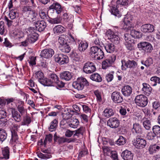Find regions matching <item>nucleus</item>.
Instances as JSON below:
<instances>
[{
    "label": "nucleus",
    "instance_id": "1",
    "mask_svg": "<svg viewBox=\"0 0 160 160\" xmlns=\"http://www.w3.org/2000/svg\"><path fill=\"white\" fill-rule=\"evenodd\" d=\"M90 53L91 56L95 59L101 60L103 58L104 54L101 48L97 46H92L90 50Z\"/></svg>",
    "mask_w": 160,
    "mask_h": 160
},
{
    "label": "nucleus",
    "instance_id": "2",
    "mask_svg": "<svg viewBox=\"0 0 160 160\" xmlns=\"http://www.w3.org/2000/svg\"><path fill=\"white\" fill-rule=\"evenodd\" d=\"M88 85L87 80L83 77L78 78L77 80L73 82L72 84L73 87L78 90H82L85 86Z\"/></svg>",
    "mask_w": 160,
    "mask_h": 160
},
{
    "label": "nucleus",
    "instance_id": "3",
    "mask_svg": "<svg viewBox=\"0 0 160 160\" xmlns=\"http://www.w3.org/2000/svg\"><path fill=\"white\" fill-rule=\"evenodd\" d=\"M36 29L35 28H29L26 31L28 33V38L31 43H33L38 39V35L36 32Z\"/></svg>",
    "mask_w": 160,
    "mask_h": 160
},
{
    "label": "nucleus",
    "instance_id": "4",
    "mask_svg": "<svg viewBox=\"0 0 160 160\" xmlns=\"http://www.w3.org/2000/svg\"><path fill=\"white\" fill-rule=\"evenodd\" d=\"M135 102L137 106L144 107L146 106L148 102V98L143 95H137L135 99Z\"/></svg>",
    "mask_w": 160,
    "mask_h": 160
},
{
    "label": "nucleus",
    "instance_id": "5",
    "mask_svg": "<svg viewBox=\"0 0 160 160\" xmlns=\"http://www.w3.org/2000/svg\"><path fill=\"white\" fill-rule=\"evenodd\" d=\"M115 32L114 31L109 29L106 32V36L110 41L115 44H118L119 42V38L116 34L117 31L115 30Z\"/></svg>",
    "mask_w": 160,
    "mask_h": 160
},
{
    "label": "nucleus",
    "instance_id": "6",
    "mask_svg": "<svg viewBox=\"0 0 160 160\" xmlns=\"http://www.w3.org/2000/svg\"><path fill=\"white\" fill-rule=\"evenodd\" d=\"M54 58L55 61L61 65L67 63L69 62L68 57L62 54H56Z\"/></svg>",
    "mask_w": 160,
    "mask_h": 160
},
{
    "label": "nucleus",
    "instance_id": "7",
    "mask_svg": "<svg viewBox=\"0 0 160 160\" xmlns=\"http://www.w3.org/2000/svg\"><path fill=\"white\" fill-rule=\"evenodd\" d=\"M83 69L86 73L90 74L95 71L96 68L94 63L90 62H88L84 64Z\"/></svg>",
    "mask_w": 160,
    "mask_h": 160
},
{
    "label": "nucleus",
    "instance_id": "8",
    "mask_svg": "<svg viewBox=\"0 0 160 160\" xmlns=\"http://www.w3.org/2000/svg\"><path fill=\"white\" fill-rule=\"evenodd\" d=\"M122 69L126 70V68H135L137 65V63L133 60H128L127 62L122 61Z\"/></svg>",
    "mask_w": 160,
    "mask_h": 160
},
{
    "label": "nucleus",
    "instance_id": "9",
    "mask_svg": "<svg viewBox=\"0 0 160 160\" xmlns=\"http://www.w3.org/2000/svg\"><path fill=\"white\" fill-rule=\"evenodd\" d=\"M152 130L153 133L151 135V141H152V143H156L158 141L157 135L160 134V127L158 125H155L153 127Z\"/></svg>",
    "mask_w": 160,
    "mask_h": 160
},
{
    "label": "nucleus",
    "instance_id": "10",
    "mask_svg": "<svg viewBox=\"0 0 160 160\" xmlns=\"http://www.w3.org/2000/svg\"><path fill=\"white\" fill-rule=\"evenodd\" d=\"M116 56L112 55L102 62V68L103 69H106L111 66L116 59Z\"/></svg>",
    "mask_w": 160,
    "mask_h": 160
},
{
    "label": "nucleus",
    "instance_id": "11",
    "mask_svg": "<svg viewBox=\"0 0 160 160\" xmlns=\"http://www.w3.org/2000/svg\"><path fill=\"white\" fill-rule=\"evenodd\" d=\"M54 53V52L53 49L50 48H47L41 51L40 56L41 57L45 58H51Z\"/></svg>",
    "mask_w": 160,
    "mask_h": 160
},
{
    "label": "nucleus",
    "instance_id": "12",
    "mask_svg": "<svg viewBox=\"0 0 160 160\" xmlns=\"http://www.w3.org/2000/svg\"><path fill=\"white\" fill-rule=\"evenodd\" d=\"M132 19L131 17L129 15H127L124 17L123 23V28L124 29H129L133 27L131 22Z\"/></svg>",
    "mask_w": 160,
    "mask_h": 160
},
{
    "label": "nucleus",
    "instance_id": "13",
    "mask_svg": "<svg viewBox=\"0 0 160 160\" xmlns=\"http://www.w3.org/2000/svg\"><path fill=\"white\" fill-rule=\"evenodd\" d=\"M130 35L128 33L124 34V38L125 40L124 42L126 48L128 49L131 50L132 49V43L134 41L131 39Z\"/></svg>",
    "mask_w": 160,
    "mask_h": 160
},
{
    "label": "nucleus",
    "instance_id": "14",
    "mask_svg": "<svg viewBox=\"0 0 160 160\" xmlns=\"http://www.w3.org/2000/svg\"><path fill=\"white\" fill-rule=\"evenodd\" d=\"M133 144L137 148L142 149L145 147L146 145V142L143 138H137Z\"/></svg>",
    "mask_w": 160,
    "mask_h": 160
},
{
    "label": "nucleus",
    "instance_id": "15",
    "mask_svg": "<svg viewBox=\"0 0 160 160\" xmlns=\"http://www.w3.org/2000/svg\"><path fill=\"white\" fill-rule=\"evenodd\" d=\"M120 124L119 120L116 118H109L107 122V125L112 128H118Z\"/></svg>",
    "mask_w": 160,
    "mask_h": 160
},
{
    "label": "nucleus",
    "instance_id": "16",
    "mask_svg": "<svg viewBox=\"0 0 160 160\" xmlns=\"http://www.w3.org/2000/svg\"><path fill=\"white\" fill-rule=\"evenodd\" d=\"M33 23L35 25L36 29L39 32L43 31L46 27V22L43 20L37 21L34 22Z\"/></svg>",
    "mask_w": 160,
    "mask_h": 160
},
{
    "label": "nucleus",
    "instance_id": "17",
    "mask_svg": "<svg viewBox=\"0 0 160 160\" xmlns=\"http://www.w3.org/2000/svg\"><path fill=\"white\" fill-rule=\"evenodd\" d=\"M111 98L112 100L115 103H120L123 101V98L121 94L118 92H114L112 94Z\"/></svg>",
    "mask_w": 160,
    "mask_h": 160
},
{
    "label": "nucleus",
    "instance_id": "18",
    "mask_svg": "<svg viewBox=\"0 0 160 160\" xmlns=\"http://www.w3.org/2000/svg\"><path fill=\"white\" fill-rule=\"evenodd\" d=\"M138 48L140 49L143 50L146 52H149L150 49V43L147 42H140L138 44Z\"/></svg>",
    "mask_w": 160,
    "mask_h": 160
},
{
    "label": "nucleus",
    "instance_id": "19",
    "mask_svg": "<svg viewBox=\"0 0 160 160\" xmlns=\"http://www.w3.org/2000/svg\"><path fill=\"white\" fill-rule=\"evenodd\" d=\"M124 160H132L133 154L129 151L126 150L123 151L121 155Z\"/></svg>",
    "mask_w": 160,
    "mask_h": 160
},
{
    "label": "nucleus",
    "instance_id": "20",
    "mask_svg": "<svg viewBox=\"0 0 160 160\" xmlns=\"http://www.w3.org/2000/svg\"><path fill=\"white\" fill-rule=\"evenodd\" d=\"M12 113V117L13 119L17 122H19L22 120L21 116L15 108H10Z\"/></svg>",
    "mask_w": 160,
    "mask_h": 160
},
{
    "label": "nucleus",
    "instance_id": "21",
    "mask_svg": "<svg viewBox=\"0 0 160 160\" xmlns=\"http://www.w3.org/2000/svg\"><path fill=\"white\" fill-rule=\"evenodd\" d=\"M123 95L126 97L130 96L132 92V89L129 85H127L123 87L122 89Z\"/></svg>",
    "mask_w": 160,
    "mask_h": 160
},
{
    "label": "nucleus",
    "instance_id": "22",
    "mask_svg": "<svg viewBox=\"0 0 160 160\" xmlns=\"http://www.w3.org/2000/svg\"><path fill=\"white\" fill-rule=\"evenodd\" d=\"M7 113L3 109L0 108V125L4 124L7 122Z\"/></svg>",
    "mask_w": 160,
    "mask_h": 160
},
{
    "label": "nucleus",
    "instance_id": "23",
    "mask_svg": "<svg viewBox=\"0 0 160 160\" xmlns=\"http://www.w3.org/2000/svg\"><path fill=\"white\" fill-rule=\"evenodd\" d=\"M44 154H42L41 152L38 153V157L42 159H47L50 158L52 157L51 154L48 152V151L47 150H42Z\"/></svg>",
    "mask_w": 160,
    "mask_h": 160
},
{
    "label": "nucleus",
    "instance_id": "24",
    "mask_svg": "<svg viewBox=\"0 0 160 160\" xmlns=\"http://www.w3.org/2000/svg\"><path fill=\"white\" fill-rule=\"evenodd\" d=\"M60 77L62 79L68 81L72 78V75L70 72L68 71H65L60 73Z\"/></svg>",
    "mask_w": 160,
    "mask_h": 160
},
{
    "label": "nucleus",
    "instance_id": "25",
    "mask_svg": "<svg viewBox=\"0 0 160 160\" xmlns=\"http://www.w3.org/2000/svg\"><path fill=\"white\" fill-rule=\"evenodd\" d=\"M78 49L80 52L84 51L88 48V43L85 41H79Z\"/></svg>",
    "mask_w": 160,
    "mask_h": 160
},
{
    "label": "nucleus",
    "instance_id": "26",
    "mask_svg": "<svg viewBox=\"0 0 160 160\" xmlns=\"http://www.w3.org/2000/svg\"><path fill=\"white\" fill-rule=\"evenodd\" d=\"M65 29L61 25L55 26L53 29L54 33L58 34L62 33L65 31Z\"/></svg>",
    "mask_w": 160,
    "mask_h": 160
},
{
    "label": "nucleus",
    "instance_id": "27",
    "mask_svg": "<svg viewBox=\"0 0 160 160\" xmlns=\"http://www.w3.org/2000/svg\"><path fill=\"white\" fill-rule=\"evenodd\" d=\"M104 47L106 51L108 53H112L115 50L114 45L113 44L111 43L106 44Z\"/></svg>",
    "mask_w": 160,
    "mask_h": 160
},
{
    "label": "nucleus",
    "instance_id": "28",
    "mask_svg": "<svg viewBox=\"0 0 160 160\" xmlns=\"http://www.w3.org/2000/svg\"><path fill=\"white\" fill-rule=\"evenodd\" d=\"M32 122V119L29 114H26L23 117V121L22 122V125L28 126Z\"/></svg>",
    "mask_w": 160,
    "mask_h": 160
},
{
    "label": "nucleus",
    "instance_id": "29",
    "mask_svg": "<svg viewBox=\"0 0 160 160\" xmlns=\"http://www.w3.org/2000/svg\"><path fill=\"white\" fill-rule=\"evenodd\" d=\"M132 131L133 133L138 134L142 133V129L140 125L137 123L134 124Z\"/></svg>",
    "mask_w": 160,
    "mask_h": 160
},
{
    "label": "nucleus",
    "instance_id": "30",
    "mask_svg": "<svg viewBox=\"0 0 160 160\" xmlns=\"http://www.w3.org/2000/svg\"><path fill=\"white\" fill-rule=\"evenodd\" d=\"M103 112V116L107 118H109L114 114L113 110L109 108L105 109Z\"/></svg>",
    "mask_w": 160,
    "mask_h": 160
},
{
    "label": "nucleus",
    "instance_id": "31",
    "mask_svg": "<svg viewBox=\"0 0 160 160\" xmlns=\"http://www.w3.org/2000/svg\"><path fill=\"white\" fill-rule=\"evenodd\" d=\"M20 125L15 123L12 124L11 127V131L12 133H17V132L21 133L22 131L20 130Z\"/></svg>",
    "mask_w": 160,
    "mask_h": 160
},
{
    "label": "nucleus",
    "instance_id": "32",
    "mask_svg": "<svg viewBox=\"0 0 160 160\" xmlns=\"http://www.w3.org/2000/svg\"><path fill=\"white\" fill-rule=\"evenodd\" d=\"M59 48L62 52L65 53L69 52L71 50L70 46L68 43L62 46H59Z\"/></svg>",
    "mask_w": 160,
    "mask_h": 160
},
{
    "label": "nucleus",
    "instance_id": "33",
    "mask_svg": "<svg viewBox=\"0 0 160 160\" xmlns=\"http://www.w3.org/2000/svg\"><path fill=\"white\" fill-rule=\"evenodd\" d=\"M67 138L64 137H60L57 136L56 134L54 136V142H58L59 144L67 142Z\"/></svg>",
    "mask_w": 160,
    "mask_h": 160
},
{
    "label": "nucleus",
    "instance_id": "34",
    "mask_svg": "<svg viewBox=\"0 0 160 160\" xmlns=\"http://www.w3.org/2000/svg\"><path fill=\"white\" fill-rule=\"evenodd\" d=\"M58 121L56 119H54L50 123V126L48 128L50 132L54 131L56 129L58 126Z\"/></svg>",
    "mask_w": 160,
    "mask_h": 160
},
{
    "label": "nucleus",
    "instance_id": "35",
    "mask_svg": "<svg viewBox=\"0 0 160 160\" xmlns=\"http://www.w3.org/2000/svg\"><path fill=\"white\" fill-rule=\"evenodd\" d=\"M90 79L93 81L98 82H100L102 80L101 76L98 73H95L91 75Z\"/></svg>",
    "mask_w": 160,
    "mask_h": 160
},
{
    "label": "nucleus",
    "instance_id": "36",
    "mask_svg": "<svg viewBox=\"0 0 160 160\" xmlns=\"http://www.w3.org/2000/svg\"><path fill=\"white\" fill-rule=\"evenodd\" d=\"M79 124V122L77 119H71L69 126L71 128H75L77 127Z\"/></svg>",
    "mask_w": 160,
    "mask_h": 160
},
{
    "label": "nucleus",
    "instance_id": "37",
    "mask_svg": "<svg viewBox=\"0 0 160 160\" xmlns=\"http://www.w3.org/2000/svg\"><path fill=\"white\" fill-rule=\"evenodd\" d=\"M40 83L45 86H52L49 78H43V79L40 80Z\"/></svg>",
    "mask_w": 160,
    "mask_h": 160
},
{
    "label": "nucleus",
    "instance_id": "38",
    "mask_svg": "<svg viewBox=\"0 0 160 160\" xmlns=\"http://www.w3.org/2000/svg\"><path fill=\"white\" fill-rule=\"evenodd\" d=\"M29 14L28 17L31 19L32 22H35L37 21L36 20L37 17L38 16V15L37 13H36L34 11H29Z\"/></svg>",
    "mask_w": 160,
    "mask_h": 160
},
{
    "label": "nucleus",
    "instance_id": "39",
    "mask_svg": "<svg viewBox=\"0 0 160 160\" xmlns=\"http://www.w3.org/2000/svg\"><path fill=\"white\" fill-rule=\"evenodd\" d=\"M2 154L3 155L2 158L8 159L9 157V150L8 147L3 148L2 151Z\"/></svg>",
    "mask_w": 160,
    "mask_h": 160
},
{
    "label": "nucleus",
    "instance_id": "40",
    "mask_svg": "<svg viewBox=\"0 0 160 160\" xmlns=\"http://www.w3.org/2000/svg\"><path fill=\"white\" fill-rule=\"evenodd\" d=\"M51 81L52 84V86L55 85V83L57 81L59 78L54 73H52L49 75V77Z\"/></svg>",
    "mask_w": 160,
    "mask_h": 160
},
{
    "label": "nucleus",
    "instance_id": "41",
    "mask_svg": "<svg viewBox=\"0 0 160 160\" xmlns=\"http://www.w3.org/2000/svg\"><path fill=\"white\" fill-rule=\"evenodd\" d=\"M50 9H54V10H60L63 9V7H62L61 5L58 3H54L49 7Z\"/></svg>",
    "mask_w": 160,
    "mask_h": 160
},
{
    "label": "nucleus",
    "instance_id": "42",
    "mask_svg": "<svg viewBox=\"0 0 160 160\" xmlns=\"http://www.w3.org/2000/svg\"><path fill=\"white\" fill-rule=\"evenodd\" d=\"M157 83H160V78L157 77H152L151 78V85L155 86Z\"/></svg>",
    "mask_w": 160,
    "mask_h": 160
},
{
    "label": "nucleus",
    "instance_id": "43",
    "mask_svg": "<svg viewBox=\"0 0 160 160\" xmlns=\"http://www.w3.org/2000/svg\"><path fill=\"white\" fill-rule=\"evenodd\" d=\"M93 92L97 98V100L98 101L101 102L102 101L101 92L97 90L94 91Z\"/></svg>",
    "mask_w": 160,
    "mask_h": 160
},
{
    "label": "nucleus",
    "instance_id": "44",
    "mask_svg": "<svg viewBox=\"0 0 160 160\" xmlns=\"http://www.w3.org/2000/svg\"><path fill=\"white\" fill-rule=\"evenodd\" d=\"M141 30L144 32H149L150 25L149 24H144L141 27Z\"/></svg>",
    "mask_w": 160,
    "mask_h": 160
},
{
    "label": "nucleus",
    "instance_id": "45",
    "mask_svg": "<svg viewBox=\"0 0 160 160\" xmlns=\"http://www.w3.org/2000/svg\"><path fill=\"white\" fill-rule=\"evenodd\" d=\"M160 149V146L155 144L151 145V152L155 153L159 151Z\"/></svg>",
    "mask_w": 160,
    "mask_h": 160
},
{
    "label": "nucleus",
    "instance_id": "46",
    "mask_svg": "<svg viewBox=\"0 0 160 160\" xmlns=\"http://www.w3.org/2000/svg\"><path fill=\"white\" fill-rule=\"evenodd\" d=\"M7 137V134L5 131L2 128H0V140L3 141Z\"/></svg>",
    "mask_w": 160,
    "mask_h": 160
},
{
    "label": "nucleus",
    "instance_id": "47",
    "mask_svg": "<svg viewBox=\"0 0 160 160\" xmlns=\"http://www.w3.org/2000/svg\"><path fill=\"white\" fill-rule=\"evenodd\" d=\"M35 77L38 79V81L40 82V80L43 78V74L40 71L36 72L35 73Z\"/></svg>",
    "mask_w": 160,
    "mask_h": 160
},
{
    "label": "nucleus",
    "instance_id": "48",
    "mask_svg": "<svg viewBox=\"0 0 160 160\" xmlns=\"http://www.w3.org/2000/svg\"><path fill=\"white\" fill-rule=\"evenodd\" d=\"M116 143L119 145H124L126 143L125 139L123 136H120L119 138L117 141Z\"/></svg>",
    "mask_w": 160,
    "mask_h": 160
},
{
    "label": "nucleus",
    "instance_id": "49",
    "mask_svg": "<svg viewBox=\"0 0 160 160\" xmlns=\"http://www.w3.org/2000/svg\"><path fill=\"white\" fill-rule=\"evenodd\" d=\"M52 135L51 134H49L46 136L45 140L44 141V144L45 145L48 143L50 142L52 140Z\"/></svg>",
    "mask_w": 160,
    "mask_h": 160
},
{
    "label": "nucleus",
    "instance_id": "50",
    "mask_svg": "<svg viewBox=\"0 0 160 160\" xmlns=\"http://www.w3.org/2000/svg\"><path fill=\"white\" fill-rule=\"evenodd\" d=\"M130 34L133 37L138 38L140 37V33L134 29H132L131 32Z\"/></svg>",
    "mask_w": 160,
    "mask_h": 160
},
{
    "label": "nucleus",
    "instance_id": "51",
    "mask_svg": "<svg viewBox=\"0 0 160 160\" xmlns=\"http://www.w3.org/2000/svg\"><path fill=\"white\" fill-rule=\"evenodd\" d=\"M114 73V72L112 71L106 75V79L108 82H111L113 80Z\"/></svg>",
    "mask_w": 160,
    "mask_h": 160
},
{
    "label": "nucleus",
    "instance_id": "52",
    "mask_svg": "<svg viewBox=\"0 0 160 160\" xmlns=\"http://www.w3.org/2000/svg\"><path fill=\"white\" fill-rule=\"evenodd\" d=\"M103 151L104 153L108 156L111 155L112 152H113L110 148L108 147L104 148L103 149Z\"/></svg>",
    "mask_w": 160,
    "mask_h": 160
},
{
    "label": "nucleus",
    "instance_id": "53",
    "mask_svg": "<svg viewBox=\"0 0 160 160\" xmlns=\"http://www.w3.org/2000/svg\"><path fill=\"white\" fill-rule=\"evenodd\" d=\"M18 111L21 114V115H23L24 114H27V110L24 108L23 106L19 107L17 108Z\"/></svg>",
    "mask_w": 160,
    "mask_h": 160
},
{
    "label": "nucleus",
    "instance_id": "54",
    "mask_svg": "<svg viewBox=\"0 0 160 160\" xmlns=\"http://www.w3.org/2000/svg\"><path fill=\"white\" fill-rule=\"evenodd\" d=\"M18 14L17 12L15 11H10L9 16L11 19H13L16 17Z\"/></svg>",
    "mask_w": 160,
    "mask_h": 160
},
{
    "label": "nucleus",
    "instance_id": "55",
    "mask_svg": "<svg viewBox=\"0 0 160 160\" xmlns=\"http://www.w3.org/2000/svg\"><path fill=\"white\" fill-rule=\"evenodd\" d=\"M58 42L60 44L59 46H62L68 43L66 40L62 36L60 37L59 38Z\"/></svg>",
    "mask_w": 160,
    "mask_h": 160
},
{
    "label": "nucleus",
    "instance_id": "56",
    "mask_svg": "<svg viewBox=\"0 0 160 160\" xmlns=\"http://www.w3.org/2000/svg\"><path fill=\"white\" fill-rule=\"evenodd\" d=\"M49 22L52 24H57L61 22V19L58 18L51 19L49 20Z\"/></svg>",
    "mask_w": 160,
    "mask_h": 160
},
{
    "label": "nucleus",
    "instance_id": "57",
    "mask_svg": "<svg viewBox=\"0 0 160 160\" xmlns=\"http://www.w3.org/2000/svg\"><path fill=\"white\" fill-rule=\"evenodd\" d=\"M67 42L69 43L70 46L71 44L75 43V40L72 36L71 35H70L69 36V38L67 39Z\"/></svg>",
    "mask_w": 160,
    "mask_h": 160
},
{
    "label": "nucleus",
    "instance_id": "58",
    "mask_svg": "<svg viewBox=\"0 0 160 160\" xmlns=\"http://www.w3.org/2000/svg\"><path fill=\"white\" fill-rule=\"evenodd\" d=\"M144 128L147 130H149L150 128V121L149 120H146L144 121L143 123Z\"/></svg>",
    "mask_w": 160,
    "mask_h": 160
},
{
    "label": "nucleus",
    "instance_id": "59",
    "mask_svg": "<svg viewBox=\"0 0 160 160\" xmlns=\"http://www.w3.org/2000/svg\"><path fill=\"white\" fill-rule=\"evenodd\" d=\"M83 130V128L80 127L78 128V130L76 131H75V133L73 134V137L75 136H77L78 137H79V136L80 134H81L82 133V131Z\"/></svg>",
    "mask_w": 160,
    "mask_h": 160
},
{
    "label": "nucleus",
    "instance_id": "60",
    "mask_svg": "<svg viewBox=\"0 0 160 160\" xmlns=\"http://www.w3.org/2000/svg\"><path fill=\"white\" fill-rule=\"evenodd\" d=\"M117 3L118 4V7L119 5H125L128 4V0H118L117 1Z\"/></svg>",
    "mask_w": 160,
    "mask_h": 160
},
{
    "label": "nucleus",
    "instance_id": "61",
    "mask_svg": "<svg viewBox=\"0 0 160 160\" xmlns=\"http://www.w3.org/2000/svg\"><path fill=\"white\" fill-rule=\"evenodd\" d=\"M4 30V23L3 21L0 22V34H3Z\"/></svg>",
    "mask_w": 160,
    "mask_h": 160
},
{
    "label": "nucleus",
    "instance_id": "62",
    "mask_svg": "<svg viewBox=\"0 0 160 160\" xmlns=\"http://www.w3.org/2000/svg\"><path fill=\"white\" fill-rule=\"evenodd\" d=\"M14 102L16 103L17 108H18L19 107L23 106L24 102L23 101L18 100H15Z\"/></svg>",
    "mask_w": 160,
    "mask_h": 160
},
{
    "label": "nucleus",
    "instance_id": "63",
    "mask_svg": "<svg viewBox=\"0 0 160 160\" xmlns=\"http://www.w3.org/2000/svg\"><path fill=\"white\" fill-rule=\"evenodd\" d=\"M39 16L41 18L44 19L47 18V17L48 16L47 13L43 12V11H40L39 12Z\"/></svg>",
    "mask_w": 160,
    "mask_h": 160
},
{
    "label": "nucleus",
    "instance_id": "64",
    "mask_svg": "<svg viewBox=\"0 0 160 160\" xmlns=\"http://www.w3.org/2000/svg\"><path fill=\"white\" fill-rule=\"evenodd\" d=\"M111 158L113 160H119L118 155L117 152L115 151H113L111 154Z\"/></svg>",
    "mask_w": 160,
    "mask_h": 160
}]
</instances>
